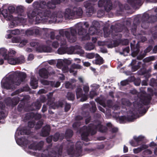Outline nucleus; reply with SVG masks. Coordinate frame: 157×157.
<instances>
[{
	"label": "nucleus",
	"instance_id": "60",
	"mask_svg": "<svg viewBox=\"0 0 157 157\" xmlns=\"http://www.w3.org/2000/svg\"><path fill=\"white\" fill-rule=\"evenodd\" d=\"M48 62L51 65H54L56 63V61L54 60H49Z\"/></svg>",
	"mask_w": 157,
	"mask_h": 157
},
{
	"label": "nucleus",
	"instance_id": "24",
	"mask_svg": "<svg viewBox=\"0 0 157 157\" xmlns=\"http://www.w3.org/2000/svg\"><path fill=\"white\" fill-rule=\"evenodd\" d=\"M82 68V67L78 64H77L75 63L72 64L69 70V71L70 73H73L74 72L73 69H79Z\"/></svg>",
	"mask_w": 157,
	"mask_h": 157
},
{
	"label": "nucleus",
	"instance_id": "13",
	"mask_svg": "<svg viewBox=\"0 0 157 157\" xmlns=\"http://www.w3.org/2000/svg\"><path fill=\"white\" fill-rule=\"evenodd\" d=\"M105 2H106L105 5V9L107 11H109L112 8L111 0H100L98 2V6L100 7H102L104 3Z\"/></svg>",
	"mask_w": 157,
	"mask_h": 157
},
{
	"label": "nucleus",
	"instance_id": "30",
	"mask_svg": "<svg viewBox=\"0 0 157 157\" xmlns=\"http://www.w3.org/2000/svg\"><path fill=\"white\" fill-rule=\"evenodd\" d=\"M8 33H10L11 34L14 35H18L20 34V30L18 29L14 30H8L7 31Z\"/></svg>",
	"mask_w": 157,
	"mask_h": 157
},
{
	"label": "nucleus",
	"instance_id": "25",
	"mask_svg": "<svg viewBox=\"0 0 157 157\" xmlns=\"http://www.w3.org/2000/svg\"><path fill=\"white\" fill-rule=\"evenodd\" d=\"M35 32L36 34H38L39 33V30L37 29H33V30H28L26 32V34L27 35H31L34 34Z\"/></svg>",
	"mask_w": 157,
	"mask_h": 157
},
{
	"label": "nucleus",
	"instance_id": "1",
	"mask_svg": "<svg viewBox=\"0 0 157 157\" xmlns=\"http://www.w3.org/2000/svg\"><path fill=\"white\" fill-rule=\"evenodd\" d=\"M59 34L60 36L56 37V39L59 42L61 46L58 52L59 54H63L66 52L67 49L66 46L67 42L64 38V35H65L69 42H74L76 40L77 33L75 29L71 28L67 30H60L59 31Z\"/></svg>",
	"mask_w": 157,
	"mask_h": 157
},
{
	"label": "nucleus",
	"instance_id": "51",
	"mask_svg": "<svg viewBox=\"0 0 157 157\" xmlns=\"http://www.w3.org/2000/svg\"><path fill=\"white\" fill-rule=\"evenodd\" d=\"M131 145L133 147H136L139 145V144L137 143L136 142L132 140L130 142Z\"/></svg>",
	"mask_w": 157,
	"mask_h": 157
},
{
	"label": "nucleus",
	"instance_id": "59",
	"mask_svg": "<svg viewBox=\"0 0 157 157\" xmlns=\"http://www.w3.org/2000/svg\"><path fill=\"white\" fill-rule=\"evenodd\" d=\"M36 143L34 142H33V141H31V142H29V144H30L29 145V148L30 149H32L30 147V146L31 145V144L32 145V146H36Z\"/></svg>",
	"mask_w": 157,
	"mask_h": 157
},
{
	"label": "nucleus",
	"instance_id": "15",
	"mask_svg": "<svg viewBox=\"0 0 157 157\" xmlns=\"http://www.w3.org/2000/svg\"><path fill=\"white\" fill-rule=\"evenodd\" d=\"M50 128L49 125H46L42 129L41 135L43 136H48L49 133Z\"/></svg>",
	"mask_w": 157,
	"mask_h": 157
},
{
	"label": "nucleus",
	"instance_id": "34",
	"mask_svg": "<svg viewBox=\"0 0 157 157\" xmlns=\"http://www.w3.org/2000/svg\"><path fill=\"white\" fill-rule=\"evenodd\" d=\"M75 95L71 92H68L67 97L69 100H73L75 98Z\"/></svg>",
	"mask_w": 157,
	"mask_h": 157
},
{
	"label": "nucleus",
	"instance_id": "26",
	"mask_svg": "<svg viewBox=\"0 0 157 157\" xmlns=\"http://www.w3.org/2000/svg\"><path fill=\"white\" fill-rule=\"evenodd\" d=\"M135 45H133L132 43L131 44V48L132 50L133 51L136 55H137L139 51V46L137 44L136 46V48H135Z\"/></svg>",
	"mask_w": 157,
	"mask_h": 157
},
{
	"label": "nucleus",
	"instance_id": "29",
	"mask_svg": "<svg viewBox=\"0 0 157 157\" xmlns=\"http://www.w3.org/2000/svg\"><path fill=\"white\" fill-rule=\"evenodd\" d=\"M0 54L4 57L5 59V57L7 56L8 52L7 50L5 48H2L0 49Z\"/></svg>",
	"mask_w": 157,
	"mask_h": 157
},
{
	"label": "nucleus",
	"instance_id": "58",
	"mask_svg": "<svg viewBox=\"0 0 157 157\" xmlns=\"http://www.w3.org/2000/svg\"><path fill=\"white\" fill-rule=\"evenodd\" d=\"M17 10L18 13H22L23 11V9L20 7H17Z\"/></svg>",
	"mask_w": 157,
	"mask_h": 157
},
{
	"label": "nucleus",
	"instance_id": "32",
	"mask_svg": "<svg viewBox=\"0 0 157 157\" xmlns=\"http://www.w3.org/2000/svg\"><path fill=\"white\" fill-rule=\"evenodd\" d=\"M16 61L17 62V64L23 63L25 62V58L23 56L16 58Z\"/></svg>",
	"mask_w": 157,
	"mask_h": 157
},
{
	"label": "nucleus",
	"instance_id": "40",
	"mask_svg": "<svg viewBox=\"0 0 157 157\" xmlns=\"http://www.w3.org/2000/svg\"><path fill=\"white\" fill-rule=\"evenodd\" d=\"M37 44V42L35 40H33L30 43L31 46L33 47H35L37 49V50L38 48L37 47L38 46Z\"/></svg>",
	"mask_w": 157,
	"mask_h": 157
},
{
	"label": "nucleus",
	"instance_id": "38",
	"mask_svg": "<svg viewBox=\"0 0 157 157\" xmlns=\"http://www.w3.org/2000/svg\"><path fill=\"white\" fill-rule=\"evenodd\" d=\"M83 89L85 93V94L87 95V94L89 90V87L88 85H84Z\"/></svg>",
	"mask_w": 157,
	"mask_h": 157
},
{
	"label": "nucleus",
	"instance_id": "54",
	"mask_svg": "<svg viewBox=\"0 0 157 157\" xmlns=\"http://www.w3.org/2000/svg\"><path fill=\"white\" fill-rule=\"evenodd\" d=\"M61 68L62 71L63 72H66L68 71V67L67 66H63Z\"/></svg>",
	"mask_w": 157,
	"mask_h": 157
},
{
	"label": "nucleus",
	"instance_id": "16",
	"mask_svg": "<svg viewBox=\"0 0 157 157\" xmlns=\"http://www.w3.org/2000/svg\"><path fill=\"white\" fill-rule=\"evenodd\" d=\"M37 51L39 52H50L52 51V49L49 47L42 46L38 48Z\"/></svg>",
	"mask_w": 157,
	"mask_h": 157
},
{
	"label": "nucleus",
	"instance_id": "7",
	"mask_svg": "<svg viewBox=\"0 0 157 157\" xmlns=\"http://www.w3.org/2000/svg\"><path fill=\"white\" fill-rule=\"evenodd\" d=\"M82 23H79L76 25V29L78 30V35L81 36V37L83 40H88L90 39V35H93L95 34L94 31L96 29L94 27H90L89 29V33L86 34L85 29L82 28Z\"/></svg>",
	"mask_w": 157,
	"mask_h": 157
},
{
	"label": "nucleus",
	"instance_id": "50",
	"mask_svg": "<svg viewBox=\"0 0 157 157\" xmlns=\"http://www.w3.org/2000/svg\"><path fill=\"white\" fill-rule=\"evenodd\" d=\"M86 57L89 59H92L94 57V54L93 53H89L86 56Z\"/></svg>",
	"mask_w": 157,
	"mask_h": 157
},
{
	"label": "nucleus",
	"instance_id": "55",
	"mask_svg": "<svg viewBox=\"0 0 157 157\" xmlns=\"http://www.w3.org/2000/svg\"><path fill=\"white\" fill-rule=\"evenodd\" d=\"M41 83L44 85H48L49 84V82L45 80H43L41 81Z\"/></svg>",
	"mask_w": 157,
	"mask_h": 157
},
{
	"label": "nucleus",
	"instance_id": "57",
	"mask_svg": "<svg viewBox=\"0 0 157 157\" xmlns=\"http://www.w3.org/2000/svg\"><path fill=\"white\" fill-rule=\"evenodd\" d=\"M128 83V82L127 80H124L121 82V84L122 86H125Z\"/></svg>",
	"mask_w": 157,
	"mask_h": 157
},
{
	"label": "nucleus",
	"instance_id": "47",
	"mask_svg": "<svg viewBox=\"0 0 157 157\" xmlns=\"http://www.w3.org/2000/svg\"><path fill=\"white\" fill-rule=\"evenodd\" d=\"M65 85L67 88H69L71 87L72 85L69 82H67L65 83Z\"/></svg>",
	"mask_w": 157,
	"mask_h": 157
},
{
	"label": "nucleus",
	"instance_id": "21",
	"mask_svg": "<svg viewBox=\"0 0 157 157\" xmlns=\"http://www.w3.org/2000/svg\"><path fill=\"white\" fill-rule=\"evenodd\" d=\"M82 119V117L80 116H77L76 117L75 119L77 121L75 122L73 125V127L74 128L76 129L80 125V122L78 121L81 120Z\"/></svg>",
	"mask_w": 157,
	"mask_h": 157
},
{
	"label": "nucleus",
	"instance_id": "23",
	"mask_svg": "<svg viewBox=\"0 0 157 157\" xmlns=\"http://www.w3.org/2000/svg\"><path fill=\"white\" fill-rule=\"evenodd\" d=\"M148 147L145 144L142 145L140 147L133 149L134 152L135 154L138 153L142 150L146 149Z\"/></svg>",
	"mask_w": 157,
	"mask_h": 157
},
{
	"label": "nucleus",
	"instance_id": "4",
	"mask_svg": "<svg viewBox=\"0 0 157 157\" xmlns=\"http://www.w3.org/2000/svg\"><path fill=\"white\" fill-rule=\"evenodd\" d=\"M50 145L44 151L42 154L43 157H61L63 147L61 146L52 148Z\"/></svg>",
	"mask_w": 157,
	"mask_h": 157
},
{
	"label": "nucleus",
	"instance_id": "22",
	"mask_svg": "<svg viewBox=\"0 0 157 157\" xmlns=\"http://www.w3.org/2000/svg\"><path fill=\"white\" fill-rule=\"evenodd\" d=\"M93 63L94 64L97 65H101L104 63V60L102 58L99 56L95 60L93 61Z\"/></svg>",
	"mask_w": 157,
	"mask_h": 157
},
{
	"label": "nucleus",
	"instance_id": "9",
	"mask_svg": "<svg viewBox=\"0 0 157 157\" xmlns=\"http://www.w3.org/2000/svg\"><path fill=\"white\" fill-rule=\"evenodd\" d=\"M44 12H46V10L35 8L31 13H28V16L30 19L36 17V21H44L46 19H44Z\"/></svg>",
	"mask_w": 157,
	"mask_h": 157
},
{
	"label": "nucleus",
	"instance_id": "12",
	"mask_svg": "<svg viewBox=\"0 0 157 157\" xmlns=\"http://www.w3.org/2000/svg\"><path fill=\"white\" fill-rule=\"evenodd\" d=\"M53 93H50L48 95V104L50 105V107L55 109L59 107H62L63 105L65 103V102L59 101L56 104L53 103L55 101V98H52Z\"/></svg>",
	"mask_w": 157,
	"mask_h": 157
},
{
	"label": "nucleus",
	"instance_id": "17",
	"mask_svg": "<svg viewBox=\"0 0 157 157\" xmlns=\"http://www.w3.org/2000/svg\"><path fill=\"white\" fill-rule=\"evenodd\" d=\"M44 144V142L41 141L38 143H36V146H32V144H31L30 147L32 149L40 150L42 148Z\"/></svg>",
	"mask_w": 157,
	"mask_h": 157
},
{
	"label": "nucleus",
	"instance_id": "18",
	"mask_svg": "<svg viewBox=\"0 0 157 157\" xmlns=\"http://www.w3.org/2000/svg\"><path fill=\"white\" fill-rule=\"evenodd\" d=\"M39 74L40 77L45 78H48L49 75L48 71L44 68L40 69L39 71Z\"/></svg>",
	"mask_w": 157,
	"mask_h": 157
},
{
	"label": "nucleus",
	"instance_id": "2",
	"mask_svg": "<svg viewBox=\"0 0 157 157\" xmlns=\"http://www.w3.org/2000/svg\"><path fill=\"white\" fill-rule=\"evenodd\" d=\"M26 77L25 73L16 71L2 79L1 82L2 87L7 90H13L16 86H18L24 81Z\"/></svg>",
	"mask_w": 157,
	"mask_h": 157
},
{
	"label": "nucleus",
	"instance_id": "49",
	"mask_svg": "<svg viewBox=\"0 0 157 157\" xmlns=\"http://www.w3.org/2000/svg\"><path fill=\"white\" fill-rule=\"evenodd\" d=\"M43 122L42 121H39L38 122L36 125V128L37 129L41 127L42 125H43Z\"/></svg>",
	"mask_w": 157,
	"mask_h": 157
},
{
	"label": "nucleus",
	"instance_id": "46",
	"mask_svg": "<svg viewBox=\"0 0 157 157\" xmlns=\"http://www.w3.org/2000/svg\"><path fill=\"white\" fill-rule=\"evenodd\" d=\"M71 105L68 103H65V110L66 112L68 111L71 108Z\"/></svg>",
	"mask_w": 157,
	"mask_h": 157
},
{
	"label": "nucleus",
	"instance_id": "10",
	"mask_svg": "<svg viewBox=\"0 0 157 157\" xmlns=\"http://www.w3.org/2000/svg\"><path fill=\"white\" fill-rule=\"evenodd\" d=\"M44 19L46 20H49V21H51L53 22L59 21L57 18H62L63 17V13L61 11L51 13L50 11L46 10V12H44Z\"/></svg>",
	"mask_w": 157,
	"mask_h": 157
},
{
	"label": "nucleus",
	"instance_id": "35",
	"mask_svg": "<svg viewBox=\"0 0 157 157\" xmlns=\"http://www.w3.org/2000/svg\"><path fill=\"white\" fill-rule=\"evenodd\" d=\"M64 61L63 60H59L58 61L57 66L58 68H61L63 67Z\"/></svg>",
	"mask_w": 157,
	"mask_h": 157
},
{
	"label": "nucleus",
	"instance_id": "5",
	"mask_svg": "<svg viewBox=\"0 0 157 157\" xmlns=\"http://www.w3.org/2000/svg\"><path fill=\"white\" fill-rule=\"evenodd\" d=\"M2 13L6 20L11 21L10 25V26L11 28L15 26L19 22L25 23L26 21V20L23 17V16L18 17L17 19V18H15L13 19V16L9 12H8L6 9L3 10L2 11Z\"/></svg>",
	"mask_w": 157,
	"mask_h": 157
},
{
	"label": "nucleus",
	"instance_id": "36",
	"mask_svg": "<svg viewBox=\"0 0 157 157\" xmlns=\"http://www.w3.org/2000/svg\"><path fill=\"white\" fill-rule=\"evenodd\" d=\"M16 53V52L12 49L10 50L8 52L7 56L9 57H12L14 56Z\"/></svg>",
	"mask_w": 157,
	"mask_h": 157
},
{
	"label": "nucleus",
	"instance_id": "48",
	"mask_svg": "<svg viewBox=\"0 0 157 157\" xmlns=\"http://www.w3.org/2000/svg\"><path fill=\"white\" fill-rule=\"evenodd\" d=\"M19 101V99L18 98H16L13 99L12 101V104L13 105H16Z\"/></svg>",
	"mask_w": 157,
	"mask_h": 157
},
{
	"label": "nucleus",
	"instance_id": "62",
	"mask_svg": "<svg viewBox=\"0 0 157 157\" xmlns=\"http://www.w3.org/2000/svg\"><path fill=\"white\" fill-rule=\"evenodd\" d=\"M34 125V123L33 122H29L28 123V126L30 128L33 127Z\"/></svg>",
	"mask_w": 157,
	"mask_h": 157
},
{
	"label": "nucleus",
	"instance_id": "11",
	"mask_svg": "<svg viewBox=\"0 0 157 157\" xmlns=\"http://www.w3.org/2000/svg\"><path fill=\"white\" fill-rule=\"evenodd\" d=\"M83 11L81 8L74 7L72 10L69 9H67L65 13V17L68 19H71L74 15L80 17Z\"/></svg>",
	"mask_w": 157,
	"mask_h": 157
},
{
	"label": "nucleus",
	"instance_id": "64",
	"mask_svg": "<svg viewBox=\"0 0 157 157\" xmlns=\"http://www.w3.org/2000/svg\"><path fill=\"white\" fill-rule=\"evenodd\" d=\"M35 118L37 119H38L40 118L41 117V116L40 114H36L35 116Z\"/></svg>",
	"mask_w": 157,
	"mask_h": 157
},
{
	"label": "nucleus",
	"instance_id": "33",
	"mask_svg": "<svg viewBox=\"0 0 157 157\" xmlns=\"http://www.w3.org/2000/svg\"><path fill=\"white\" fill-rule=\"evenodd\" d=\"M73 135V132L71 129L67 130L65 133V137L67 139L71 137Z\"/></svg>",
	"mask_w": 157,
	"mask_h": 157
},
{
	"label": "nucleus",
	"instance_id": "8",
	"mask_svg": "<svg viewBox=\"0 0 157 157\" xmlns=\"http://www.w3.org/2000/svg\"><path fill=\"white\" fill-rule=\"evenodd\" d=\"M64 0H51L48 3L47 5L46 2L44 1H40V2H35L33 3V5L35 8L40 7L41 9H44L47 7L49 8L53 9L56 7V5L60 3L61 1Z\"/></svg>",
	"mask_w": 157,
	"mask_h": 157
},
{
	"label": "nucleus",
	"instance_id": "6",
	"mask_svg": "<svg viewBox=\"0 0 157 157\" xmlns=\"http://www.w3.org/2000/svg\"><path fill=\"white\" fill-rule=\"evenodd\" d=\"M82 145V143L81 142H78L76 144L75 149H74L73 143L70 142L68 143L66 150L68 155L78 156L81 153Z\"/></svg>",
	"mask_w": 157,
	"mask_h": 157
},
{
	"label": "nucleus",
	"instance_id": "19",
	"mask_svg": "<svg viewBox=\"0 0 157 157\" xmlns=\"http://www.w3.org/2000/svg\"><path fill=\"white\" fill-rule=\"evenodd\" d=\"M5 59L7 60L8 63L12 65H15L17 64L16 61V58H13L12 57H9L6 56L5 57Z\"/></svg>",
	"mask_w": 157,
	"mask_h": 157
},
{
	"label": "nucleus",
	"instance_id": "63",
	"mask_svg": "<svg viewBox=\"0 0 157 157\" xmlns=\"http://www.w3.org/2000/svg\"><path fill=\"white\" fill-rule=\"evenodd\" d=\"M52 137L51 136L47 137L46 139L47 142L49 143H50L52 141Z\"/></svg>",
	"mask_w": 157,
	"mask_h": 157
},
{
	"label": "nucleus",
	"instance_id": "39",
	"mask_svg": "<svg viewBox=\"0 0 157 157\" xmlns=\"http://www.w3.org/2000/svg\"><path fill=\"white\" fill-rule=\"evenodd\" d=\"M134 139L136 142L139 144L140 142L141 141L143 140V138L142 136H139L138 137H134Z\"/></svg>",
	"mask_w": 157,
	"mask_h": 157
},
{
	"label": "nucleus",
	"instance_id": "61",
	"mask_svg": "<svg viewBox=\"0 0 157 157\" xmlns=\"http://www.w3.org/2000/svg\"><path fill=\"white\" fill-rule=\"evenodd\" d=\"M150 146L151 147H154L155 149L157 148V144H156L153 142L151 143L150 144Z\"/></svg>",
	"mask_w": 157,
	"mask_h": 157
},
{
	"label": "nucleus",
	"instance_id": "44",
	"mask_svg": "<svg viewBox=\"0 0 157 157\" xmlns=\"http://www.w3.org/2000/svg\"><path fill=\"white\" fill-rule=\"evenodd\" d=\"M35 105L36 106V109H39L40 108L41 105L40 103V102L38 101H37L35 103Z\"/></svg>",
	"mask_w": 157,
	"mask_h": 157
},
{
	"label": "nucleus",
	"instance_id": "27",
	"mask_svg": "<svg viewBox=\"0 0 157 157\" xmlns=\"http://www.w3.org/2000/svg\"><path fill=\"white\" fill-rule=\"evenodd\" d=\"M152 47L151 46H149L144 51V53H145V54L147 53L148 52H149L152 49ZM145 55H141V56H138L137 57V59H142L143 58V57L145 56Z\"/></svg>",
	"mask_w": 157,
	"mask_h": 157
},
{
	"label": "nucleus",
	"instance_id": "31",
	"mask_svg": "<svg viewBox=\"0 0 157 157\" xmlns=\"http://www.w3.org/2000/svg\"><path fill=\"white\" fill-rule=\"evenodd\" d=\"M136 63V60H133L131 63V65L132 66V71H134L137 70L139 68V65L134 66Z\"/></svg>",
	"mask_w": 157,
	"mask_h": 157
},
{
	"label": "nucleus",
	"instance_id": "37",
	"mask_svg": "<svg viewBox=\"0 0 157 157\" xmlns=\"http://www.w3.org/2000/svg\"><path fill=\"white\" fill-rule=\"evenodd\" d=\"M155 57L154 56H151L146 58L143 60L145 63H148L151 61L154 60Z\"/></svg>",
	"mask_w": 157,
	"mask_h": 157
},
{
	"label": "nucleus",
	"instance_id": "42",
	"mask_svg": "<svg viewBox=\"0 0 157 157\" xmlns=\"http://www.w3.org/2000/svg\"><path fill=\"white\" fill-rule=\"evenodd\" d=\"M28 42V41L27 40H20V45L21 47H22L24 45H25Z\"/></svg>",
	"mask_w": 157,
	"mask_h": 157
},
{
	"label": "nucleus",
	"instance_id": "41",
	"mask_svg": "<svg viewBox=\"0 0 157 157\" xmlns=\"http://www.w3.org/2000/svg\"><path fill=\"white\" fill-rule=\"evenodd\" d=\"M20 41V39L19 37H13L12 39V41L13 43H18Z\"/></svg>",
	"mask_w": 157,
	"mask_h": 157
},
{
	"label": "nucleus",
	"instance_id": "56",
	"mask_svg": "<svg viewBox=\"0 0 157 157\" xmlns=\"http://www.w3.org/2000/svg\"><path fill=\"white\" fill-rule=\"evenodd\" d=\"M47 91L44 89H42L40 90L38 92V93L40 94L42 93H46Z\"/></svg>",
	"mask_w": 157,
	"mask_h": 157
},
{
	"label": "nucleus",
	"instance_id": "52",
	"mask_svg": "<svg viewBox=\"0 0 157 157\" xmlns=\"http://www.w3.org/2000/svg\"><path fill=\"white\" fill-rule=\"evenodd\" d=\"M96 93L95 91H90V97L91 98H93L94 96L96 95Z\"/></svg>",
	"mask_w": 157,
	"mask_h": 157
},
{
	"label": "nucleus",
	"instance_id": "14",
	"mask_svg": "<svg viewBox=\"0 0 157 157\" xmlns=\"http://www.w3.org/2000/svg\"><path fill=\"white\" fill-rule=\"evenodd\" d=\"M77 98H81V101H86L87 99V95L83 94L82 89L80 87H78L76 91Z\"/></svg>",
	"mask_w": 157,
	"mask_h": 157
},
{
	"label": "nucleus",
	"instance_id": "43",
	"mask_svg": "<svg viewBox=\"0 0 157 157\" xmlns=\"http://www.w3.org/2000/svg\"><path fill=\"white\" fill-rule=\"evenodd\" d=\"M8 10H9V12L11 14L15 11V8L13 6H10L8 7Z\"/></svg>",
	"mask_w": 157,
	"mask_h": 157
},
{
	"label": "nucleus",
	"instance_id": "45",
	"mask_svg": "<svg viewBox=\"0 0 157 157\" xmlns=\"http://www.w3.org/2000/svg\"><path fill=\"white\" fill-rule=\"evenodd\" d=\"M59 133H56L53 137V140L55 142L57 141L59 139Z\"/></svg>",
	"mask_w": 157,
	"mask_h": 157
},
{
	"label": "nucleus",
	"instance_id": "53",
	"mask_svg": "<svg viewBox=\"0 0 157 157\" xmlns=\"http://www.w3.org/2000/svg\"><path fill=\"white\" fill-rule=\"evenodd\" d=\"M59 41L58 42L56 41H54L53 42L52 44V46L55 48H58L59 46Z\"/></svg>",
	"mask_w": 157,
	"mask_h": 157
},
{
	"label": "nucleus",
	"instance_id": "3",
	"mask_svg": "<svg viewBox=\"0 0 157 157\" xmlns=\"http://www.w3.org/2000/svg\"><path fill=\"white\" fill-rule=\"evenodd\" d=\"M97 129L101 132H104L105 131L106 128L101 124H99L97 126L92 124H90L88 127L86 126H84L81 129L80 131L82 139L86 141H88V136L89 134L90 133L91 135H94L96 133Z\"/></svg>",
	"mask_w": 157,
	"mask_h": 157
},
{
	"label": "nucleus",
	"instance_id": "20",
	"mask_svg": "<svg viewBox=\"0 0 157 157\" xmlns=\"http://www.w3.org/2000/svg\"><path fill=\"white\" fill-rule=\"evenodd\" d=\"M37 80L33 76L31 77L30 85L33 88L36 89L37 87Z\"/></svg>",
	"mask_w": 157,
	"mask_h": 157
},
{
	"label": "nucleus",
	"instance_id": "28",
	"mask_svg": "<svg viewBox=\"0 0 157 157\" xmlns=\"http://www.w3.org/2000/svg\"><path fill=\"white\" fill-rule=\"evenodd\" d=\"M94 48V45L91 43L87 44L85 46V48L87 50L90 51L93 49Z\"/></svg>",
	"mask_w": 157,
	"mask_h": 157
}]
</instances>
